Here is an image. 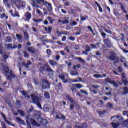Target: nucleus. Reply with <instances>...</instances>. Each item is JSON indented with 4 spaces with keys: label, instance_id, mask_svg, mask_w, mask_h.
Masks as SVG:
<instances>
[{
    "label": "nucleus",
    "instance_id": "1",
    "mask_svg": "<svg viewBox=\"0 0 128 128\" xmlns=\"http://www.w3.org/2000/svg\"><path fill=\"white\" fill-rule=\"evenodd\" d=\"M2 70L4 74L9 80H12V78H16V74L12 73V70H10L9 72L10 68L7 66H4Z\"/></svg>",
    "mask_w": 128,
    "mask_h": 128
},
{
    "label": "nucleus",
    "instance_id": "2",
    "mask_svg": "<svg viewBox=\"0 0 128 128\" xmlns=\"http://www.w3.org/2000/svg\"><path fill=\"white\" fill-rule=\"evenodd\" d=\"M116 118L114 121L112 122V126L114 128H118V126H120V124L122 122V116H114L111 118V120Z\"/></svg>",
    "mask_w": 128,
    "mask_h": 128
},
{
    "label": "nucleus",
    "instance_id": "3",
    "mask_svg": "<svg viewBox=\"0 0 128 128\" xmlns=\"http://www.w3.org/2000/svg\"><path fill=\"white\" fill-rule=\"evenodd\" d=\"M31 98L34 104H36L40 108H42V106L40 105V98L38 96H36L34 94H31Z\"/></svg>",
    "mask_w": 128,
    "mask_h": 128
},
{
    "label": "nucleus",
    "instance_id": "4",
    "mask_svg": "<svg viewBox=\"0 0 128 128\" xmlns=\"http://www.w3.org/2000/svg\"><path fill=\"white\" fill-rule=\"evenodd\" d=\"M108 58L110 60L114 62V64H118V58L116 56V54L114 52H111L110 56L108 57Z\"/></svg>",
    "mask_w": 128,
    "mask_h": 128
},
{
    "label": "nucleus",
    "instance_id": "5",
    "mask_svg": "<svg viewBox=\"0 0 128 128\" xmlns=\"http://www.w3.org/2000/svg\"><path fill=\"white\" fill-rule=\"evenodd\" d=\"M50 83L47 80H43L42 81V88L44 90H46V88H50Z\"/></svg>",
    "mask_w": 128,
    "mask_h": 128
},
{
    "label": "nucleus",
    "instance_id": "6",
    "mask_svg": "<svg viewBox=\"0 0 128 128\" xmlns=\"http://www.w3.org/2000/svg\"><path fill=\"white\" fill-rule=\"evenodd\" d=\"M105 80L106 82H108L109 84H112L114 88H118V84L116 81L112 80L110 79V78H106Z\"/></svg>",
    "mask_w": 128,
    "mask_h": 128
},
{
    "label": "nucleus",
    "instance_id": "7",
    "mask_svg": "<svg viewBox=\"0 0 128 128\" xmlns=\"http://www.w3.org/2000/svg\"><path fill=\"white\" fill-rule=\"evenodd\" d=\"M44 6H46L49 12H52V4L49 3L48 2L46 1L44 3Z\"/></svg>",
    "mask_w": 128,
    "mask_h": 128
},
{
    "label": "nucleus",
    "instance_id": "8",
    "mask_svg": "<svg viewBox=\"0 0 128 128\" xmlns=\"http://www.w3.org/2000/svg\"><path fill=\"white\" fill-rule=\"evenodd\" d=\"M19 2H20L19 5L18 4L16 3V4H15V6H16L18 10H20V8H26V2L22 0Z\"/></svg>",
    "mask_w": 128,
    "mask_h": 128
},
{
    "label": "nucleus",
    "instance_id": "9",
    "mask_svg": "<svg viewBox=\"0 0 128 128\" xmlns=\"http://www.w3.org/2000/svg\"><path fill=\"white\" fill-rule=\"evenodd\" d=\"M38 122L40 124H42L43 126H46L48 124V120L42 118H38Z\"/></svg>",
    "mask_w": 128,
    "mask_h": 128
},
{
    "label": "nucleus",
    "instance_id": "10",
    "mask_svg": "<svg viewBox=\"0 0 128 128\" xmlns=\"http://www.w3.org/2000/svg\"><path fill=\"white\" fill-rule=\"evenodd\" d=\"M24 16L25 18L26 22H28L30 18H32V14L30 13V12H27L25 13Z\"/></svg>",
    "mask_w": 128,
    "mask_h": 128
},
{
    "label": "nucleus",
    "instance_id": "11",
    "mask_svg": "<svg viewBox=\"0 0 128 128\" xmlns=\"http://www.w3.org/2000/svg\"><path fill=\"white\" fill-rule=\"evenodd\" d=\"M60 78V80H62V82L64 84H66V82H68V80H70V78L65 79L64 78V75L62 74H60L58 76Z\"/></svg>",
    "mask_w": 128,
    "mask_h": 128
},
{
    "label": "nucleus",
    "instance_id": "12",
    "mask_svg": "<svg viewBox=\"0 0 128 128\" xmlns=\"http://www.w3.org/2000/svg\"><path fill=\"white\" fill-rule=\"evenodd\" d=\"M31 4L34 6V8H40L38 3L36 0H31Z\"/></svg>",
    "mask_w": 128,
    "mask_h": 128
},
{
    "label": "nucleus",
    "instance_id": "13",
    "mask_svg": "<svg viewBox=\"0 0 128 128\" xmlns=\"http://www.w3.org/2000/svg\"><path fill=\"white\" fill-rule=\"evenodd\" d=\"M26 50H28V52H31V54H35L36 52V50H34V48L32 46L27 47Z\"/></svg>",
    "mask_w": 128,
    "mask_h": 128
},
{
    "label": "nucleus",
    "instance_id": "14",
    "mask_svg": "<svg viewBox=\"0 0 128 128\" xmlns=\"http://www.w3.org/2000/svg\"><path fill=\"white\" fill-rule=\"evenodd\" d=\"M48 68H50V66L48 64H44L42 67H40V72H44V70H46H46L48 71Z\"/></svg>",
    "mask_w": 128,
    "mask_h": 128
},
{
    "label": "nucleus",
    "instance_id": "15",
    "mask_svg": "<svg viewBox=\"0 0 128 128\" xmlns=\"http://www.w3.org/2000/svg\"><path fill=\"white\" fill-rule=\"evenodd\" d=\"M50 109V104H44V112H48Z\"/></svg>",
    "mask_w": 128,
    "mask_h": 128
},
{
    "label": "nucleus",
    "instance_id": "16",
    "mask_svg": "<svg viewBox=\"0 0 128 128\" xmlns=\"http://www.w3.org/2000/svg\"><path fill=\"white\" fill-rule=\"evenodd\" d=\"M47 72H49L48 74L50 76H54V70H52L50 67L48 68Z\"/></svg>",
    "mask_w": 128,
    "mask_h": 128
},
{
    "label": "nucleus",
    "instance_id": "17",
    "mask_svg": "<svg viewBox=\"0 0 128 128\" xmlns=\"http://www.w3.org/2000/svg\"><path fill=\"white\" fill-rule=\"evenodd\" d=\"M16 38H18V42H22V36L20 34H16Z\"/></svg>",
    "mask_w": 128,
    "mask_h": 128
},
{
    "label": "nucleus",
    "instance_id": "18",
    "mask_svg": "<svg viewBox=\"0 0 128 128\" xmlns=\"http://www.w3.org/2000/svg\"><path fill=\"white\" fill-rule=\"evenodd\" d=\"M48 62L52 66H58V64L52 60H49Z\"/></svg>",
    "mask_w": 128,
    "mask_h": 128
},
{
    "label": "nucleus",
    "instance_id": "19",
    "mask_svg": "<svg viewBox=\"0 0 128 128\" xmlns=\"http://www.w3.org/2000/svg\"><path fill=\"white\" fill-rule=\"evenodd\" d=\"M4 4L6 6H7L8 8H10V4H8V0H3Z\"/></svg>",
    "mask_w": 128,
    "mask_h": 128
},
{
    "label": "nucleus",
    "instance_id": "20",
    "mask_svg": "<svg viewBox=\"0 0 128 128\" xmlns=\"http://www.w3.org/2000/svg\"><path fill=\"white\" fill-rule=\"evenodd\" d=\"M66 98H67L68 100L70 102H72V104H74V99L72 98V97L68 95L66 96Z\"/></svg>",
    "mask_w": 128,
    "mask_h": 128
},
{
    "label": "nucleus",
    "instance_id": "21",
    "mask_svg": "<svg viewBox=\"0 0 128 128\" xmlns=\"http://www.w3.org/2000/svg\"><path fill=\"white\" fill-rule=\"evenodd\" d=\"M70 22V21H68V17H64V20H62V24H68Z\"/></svg>",
    "mask_w": 128,
    "mask_h": 128
},
{
    "label": "nucleus",
    "instance_id": "22",
    "mask_svg": "<svg viewBox=\"0 0 128 128\" xmlns=\"http://www.w3.org/2000/svg\"><path fill=\"white\" fill-rule=\"evenodd\" d=\"M0 18L2 19V18H6V20H8V16H6V14L3 13L0 14Z\"/></svg>",
    "mask_w": 128,
    "mask_h": 128
},
{
    "label": "nucleus",
    "instance_id": "23",
    "mask_svg": "<svg viewBox=\"0 0 128 128\" xmlns=\"http://www.w3.org/2000/svg\"><path fill=\"white\" fill-rule=\"evenodd\" d=\"M52 27H48V28L46 27H45V30L48 32V34H51L52 32Z\"/></svg>",
    "mask_w": 128,
    "mask_h": 128
},
{
    "label": "nucleus",
    "instance_id": "24",
    "mask_svg": "<svg viewBox=\"0 0 128 128\" xmlns=\"http://www.w3.org/2000/svg\"><path fill=\"white\" fill-rule=\"evenodd\" d=\"M72 86H76L77 88H82V86L80 84H73Z\"/></svg>",
    "mask_w": 128,
    "mask_h": 128
},
{
    "label": "nucleus",
    "instance_id": "25",
    "mask_svg": "<svg viewBox=\"0 0 128 128\" xmlns=\"http://www.w3.org/2000/svg\"><path fill=\"white\" fill-rule=\"evenodd\" d=\"M16 119L18 122H20V124H24V120H22L20 118L17 117Z\"/></svg>",
    "mask_w": 128,
    "mask_h": 128
},
{
    "label": "nucleus",
    "instance_id": "26",
    "mask_svg": "<svg viewBox=\"0 0 128 128\" xmlns=\"http://www.w3.org/2000/svg\"><path fill=\"white\" fill-rule=\"evenodd\" d=\"M23 54H24V58H30V54L26 51H24Z\"/></svg>",
    "mask_w": 128,
    "mask_h": 128
},
{
    "label": "nucleus",
    "instance_id": "27",
    "mask_svg": "<svg viewBox=\"0 0 128 128\" xmlns=\"http://www.w3.org/2000/svg\"><path fill=\"white\" fill-rule=\"evenodd\" d=\"M44 96L46 98H50V93L48 92H46L44 93Z\"/></svg>",
    "mask_w": 128,
    "mask_h": 128
},
{
    "label": "nucleus",
    "instance_id": "28",
    "mask_svg": "<svg viewBox=\"0 0 128 128\" xmlns=\"http://www.w3.org/2000/svg\"><path fill=\"white\" fill-rule=\"evenodd\" d=\"M124 92L122 93V94H128V87H124L123 88Z\"/></svg>",
    "mask_w": 128,
    "mask_h": 128
},
{
    "label": "nucleus",
    "instance_id": "29",
    "mask_svg": "<svg viewBox=\"0 0 128 128\" xmlns=\"http://www.w3.org/2000/svg\"><path fill=\"white\" fill-rule=\"evenodd\" d=\"M95 4L98 6V8H99L100 12H102V8L100 6V4L96 2H95Z\"/></svg>",
    "mask_w": 128,
    "mask_h": 128
},
{
    "label": "nucleus",
    "instance_id": "30",
    "mask_svg": "<svg viewBox=\"0 0 128 128\" xmlns=\"http://www.w3.org/2000/svg\"><path fill=\"white\" fill-rule=\"evenodd\" d=\"M104 43L106 44H110V39H104Z\"/></svg>",
    "mask_w": 128,
    "mask_h": 128
},
{
    "label": "nucleus",
    "instance_id": "31",
    "mask_svg": "<svg viewBox=\"0 0 128 128\" xmlns=\"http://www.w3.org/2000/svg\"><path fill=\"white\" fill-rule=\"evenodd\" d=\"M93 76L94 78H102V76L100 74H94L93 75Z\"/></svg>",
    "mask_w": 128,
    "mask_h": 128
},
{
    "label": "nucleus",
    "instance_id": "32",
    "mask_svg": "<svg viewBox=\"0 0 128 128\" xmlns=\"http://www.w3.org/2000/svg\"><path fill=\"white\" fill-rule=\"evenodd\" d=\"M24 38L26 40H28V32H24Z\"/></svg>",
    "mask_w": 128,
    "mask_h": 128
},
{
    "label": "nucleus",
    "instance_id": "33",
    "mask_svg": "<svg viewBox=\"0 0 128 128\" xmlns=\"http://www.w3.org/2000/svg\"><path fill=\"white\" fill-rule=\"evenodd\" d=\"M70 74L71 76H78V72H74V70H72L70 72Z\"/></svg>",
    "mask_w": 128,
    "mask_h": 128
},
{
    "label": "nucleus",
    "instance_id": "34",
    "mask_svg": "<svg viewBox=\"0 0 128 128\" xmlns=\"http://www.w3.org/2000/svg\"><path fill=\"white\" fill-rule=\"evenodd\" d=\"M32 126H40V124H38L35 120H32L31 122Z\"/></svg>",
    "mask_w": 128,
    "mask_h": 128
},
{
    "label": "nucleus",
    "instance_id": "35",
    "mask_svg": "<svg viewBox=\"0 0 128 128\" xmlns=\"http://www.w3.org/2000/svg\"><path fill=\"white\" fill-rule=\"evenodd\" d=\"M12 16H13V18H16V16L20 18V14H18V12L17 11H15L14 14H12Z\"/></svg>",
    "mask_w": 128,
    "mask_h": 128
},
{
    "label": "nucleus",
    "instance_id": "36",
    "mask_svg": "<svg viewBox=\"0 0 128 128\" xmlns=\"http://www.w3.org/2000/svg\"><path fill=\"white\" fill-rule=\"evenodd\" d=\"M78 79H75L74 80H72V82H82V78L78 77Z\"/></svg>",
    "mask_w": 128,
    "mask_h": 128
},
{
    "label": "nucleus",
    "instance_id": "37",
    "mask_svg": "<svg viewBox=\"0 0 128 128\" xmlns=\"http://www.w3.org/2000/svg\"><path fill=\"white\" fill-rule=\"evenodd\" d=\"M21 92L22 94H23V96H26V98H30V96H28V93H26V92L22 91Z\"/></svg>",
    "mask_w": 128,
    "mask_h": 128
},
{
    "label": "nucleus",
    "instance_id": "38",
    "mask_svg": "<svg viewBox=\"0 0 128 128\" xmlns=\"http://www.w3.org/2000/svg\"><path fill=\"white\" fill-rule=\"evenodd\" d=\"M18 112L22 116H24V112L22 110H18Z\"/></svg>",
    "mask_w": 128,
    "mask_h": 128
},
{
    "label": "nucleus",
    "instance_id": "39",
    "mask_svg": "<svg viewBox=\"0 0 128 128\" xmlns=\"http://www.w3.org/2000/svg\"><path fill=\"white\" fill-rule=\"evenodd\" d=\"M6 46L10 50V48H13L12 44H6Z\"/></svg>",
    "mask_w": 128,
    "mask_h": 128
},
{
    "label": "nucleus",
    "instance_id": "40",
    "mask_svg": "<svg viewBox=\"0 0 128 128\" xmlns=\"http://www.w3.org/2000/svg\"><path fill=\"white\" fill-rule=\"evenodd\" d=\"M80 18L81 20H82V22H84V21L86 20V18H88V16H80Z\"/></svg>",
    "mask_w": 128,
    "mask_h": 128
},
{
    "label": "nucleus",
    "instance_id": "41",
    "mask_svg": "<svg viewBox=\"0 0 128 128\" xmlns=\"http://www.w3.org/2000/svg\"><path fill=\"white\" fill-rule=\"evenodd\" d=\"M76 60H79V62H84V60H82V58L81 57H78L76 58Z\"/></svg>",
    "mask_w": 128,
    "mask_h": 128
},
{
    "label": "nucleus",
    "instance_id": "42",
    "mask_svg": "<svg viewBox=\"0 0 128 128\" xmlns=\"http://www.w3.org/2000/svg\"><path fill=\"white\" fill-rule=\"evenodd\" d=\"M47 18L48 20H49V22H50V24H52V22H54V20H52V17L48 16L47 17Z\"/></svg>",
    "mask_w": 128,
    "mask_h": 128
},
{
    "label": "nucleus",
    "instance_id": "43",
    "mask_svg": "<svg viewBox=\"0 0 128 128\" xmlns=\"http://www.w3.org/2000/svg\"><path fill=\"white\" fill-rule=\"evenodd\" d=\"M85 49L86 52H90V48L88 46V44L86 45Z\"/></svg>",
    "mask_w": 128,
    "mask_h": 128
},
{
    "label": "nucleus",
    "instance_id": "44",
    "mask_svg": "<svg viewBox=\"0 0 128 128\" xmlns=\"http://www.w3.org/2000/svg\"><path fill=\"white\" fill-rule=\"evenodd\" d=\"M36 14H38L39 16H42V12L40 10L38 9H36Z\"/></svg>",
    "mask_w": 128,
    "mask_h": 128
},
{
    "label": "nucleus",
    "instance_id": "45",
    "mask_svg": "<svg viewBox=\"0 0 128 128\" xmlns=\"http://www.w3.org/2000/svg\"><path fill=\"white\" fill-rule=\"evenodd\" d=\"M46 52L48 56H50V54H52V50L50 49L46 50Z\"/></svg>",
    "mask_w": 128,
    "mask_h": 128
},
{
    "label": "nucleus",
    "instance_id": "46",
    "mask_svg": "<svg viewBox=\"0 0 128 128\" xmlns=\"http://www.w3.org/2000/svg\"><path fill=\"white\" fill-rule=\"evenodd\" d=\"M97 112L98 114H100V116H102V114H104V112L100 111V110L97 111Z\"/></svg>",
    "mask_w": 128,
    "mask_h": 128
},
{
    "label": "nucleus",
    "instance_id": "47",
    "mask_svg": "<svg viewBox=\"0 0 128 128\" xmlns=\"http://www.w3.org/2000/svg\"><path fill=\"white\" fill-rule=\"evenodd\" d=\"M77 24H78L76 23V22L74 21H72V22H70V26H76Z\"/></svg>",
    "mask_w": 128,
    "mask_h": 128
},
{
    "label": "nucleus",
    "instance_id": "48",
    "mask_svg": "<svg viewBox=\"0 0 128 128\" xmlns=\"http://www.w3.org/2000/svg\"><path fill=\"white\" fill-rule=\"evenodd\" d=\"M80 92H81V94H86V96H88V92H86V91L84 90H80Z\"/></svg>",
    "mask_w": 128,
    "mask_h": 128
},
{
    "label": "nucleus",
    "instance_id": "49",
    "mask_svg": "<svg viewBox=\"0 0 128 128\" xmlns=\"http://www.w3.org/2000/svg\"><path fill=\"white\" fill-rule=\"evenodd\" d=\"M120 8L121 10H123L124 12H126V9H124V5L122 4H121Z\"/></svg>",
    "mask_w": 128,
    "mask_h": 128
},
{
    "label": "nucleus",
    "instance_id": "50",
    "mask_svg": "<svg viewBox=\"0 0 128 128\" xmlns=\"http://www.w3.org/2000/svg\"><path fill=\"white\" fill-rule=\"evenodd\" d=\"M36 0L38 4H40L41 2H42V4H44V3L46 2H44V0Z\"/></svg>",
    "mask_w": 128,
    "mask_h": 128
},
{
    "label": "nucleus",
    "instance_id": "51",
    "mask_svg": "<svg viewBox=\"0 0 128 128\" xmlns=\"http://www.w3.org/2000/svg\"><path fill=\"white\" fill-rule=\"evenodd\" d=\"M70 90H72V94H76V90L74 87H71L70 88Z\"/></svg>",
    "mask_w": 128,
    "mask_h": 128
},
{
    "label": "nucleus",
    "instance_id": "52",
    "mask_svg": "<svg viewBox=\"0 0 128 128\" xmlns=\"http://www.w3.org/2000/svg\"><path fill=\"white\" fill-rule=\"evenodd\" d=\"M90 46L92 48H96V44H90Z\"/></svg>",
    "mask_w": 128,
    "mask_h": 128
},
{
    "label": "nucleus",
    "instance_id": "53",
    "mask_svg": "<svg viewBox=\"0 0 128 128\" xmlns=\"http://www.w3.org/2000/svg\"><path fill=\"white\" fill-rule=\"evenodd\" d=\"M104 30H105L106 32H107V34H112V31H110V30H108V29H105Z\"/></svg>",
    "mask_w": 128,
    "mask_h": 128
},
{
    "label": "nucleus",
    "instance_id": "54",
    "mask_svg": "<svg viewBox=\"0 0 128 128\" xmlns=\"http://www.w3.org/2000/svg\"><path fill=\"white\" fill-rule=\"evenodd\" d=\"M22 64L23 66H26V68H28V66L29 65L28 64V63H26L24 62H23Z\"/></svg>",
    "mask_w": 128,
    "mask_h": 128
},
{
    "label": "nucleus",
    "instance_id": "55",
    "mask_svg": "<svg viewBox=\"0 0 128 128\" xmlns=\"http://www.w3.org/2000/svg\"><path fill=\"white\" fill-rule=\"evenodd\" d=\"M123 124H124V126H128V119L125 120Z\"/></svg>",
    "mask_w": 128,
    "mask_h": 128
},
{
    "label": "nucleus",
    "instance_id": "56",
    "mask_svg": "<svg viewBox=\"0 0 128 128\" xmlns=\"http://www.w3.org/2000/svg\"><path fill=\"white\" fill-rule=\"evenodd\" d=\"M1 126L2 128H6V124H4V122H1Z\"/></svg>",
    "mask_w": 128,
    "mask_h": 128
},
{
    "label": "nucleus",
    "instance_id": "57",
    "mask_svg": "<svg viewBox=\"0 0 128 128\" xmlns=\"http://www.w3.org/2000/svg\"><path fill=\"white\" fill-rule=\"evenodd\" d=\"M123 84L124 86H126L128 84V81L126 80H123Z\"/></svg>",
    "mask_w": 128,
    "mask_h": 128
},
{
    "label": "nucleus",
    "instance_id": "58",
    "mask_svg": "<svg viewBox=\"0 0 128 128\" xmlns=\"http://www.w3.org/2000/svg\"><path fill=\"white\" fill-rule=\"evenodd\" d=\"M88 51L86 50H83L82 52V54H86V56H88Z\"/></svg>",
    "mask_w": 128,
    "mask_h": 128
},
{
    "label": "nucleus",
    "instance_id": "59",
    "mask_svg": "<svg viewBox=\"0 0 128 128\" xmlns=\"http://www.w3.org/2000/svg\"><path fill=\"white\" fill-rule=\"evenodd\" d=\"M34 22H42V19L34 20Z\"/></svg>",
    "mask_w": 128,
    "mask_h": 128
},
{
    "label": "nucleus",
    "instance_id": "60",
    "mask_svg": "<svg viewBox=\"0 0 128 128\" xmlns=\"http://www.w3.org/2000/svg\"><path fill=\"white\" fill-rule=\"evenodd\" d=\"M88 127V125L86 124H83L81 126V128H86Z\"/></svg>",
    "mask_w": 128,
    "mask_h": 128
},
{
    "label": "nucleus",
    "instance_id": "61",
    "mask_svg": "<svg viewBox=\"0 0 128 128\" xmlns=\"http://www.w3.org/2000/svg\"><path fill=\"white\" fill-rule=\"evenodd\" d=\"M74 105L70 104V110H74Z\"/></svg>",
    "mask_w": 128,
    "mask_h": 128
},
{
    "label": "nucleus",
    "instance_id": "62",
    "mask_svg": "<svg viewBox=\"0 0 128 128\" xmlns=\"http://www.w3.org/2000/svg\"><path fill=\"white\" fill-rule=\"evenodd\" d=\"M7 40L8 42H12V38L10 36H8Z\"/></svg>",
    "mask_w": 128,
    "mask_h": 128
},
{
    "label": "nucleus",
    "instance_id": "63",
    "mask_svg": "<svg viewBox=\"0 0 128 128\" xmlns=\"http://www.w3.org/2000/svg\"><path fill=\"white\" fill-rule=\"evenodd\" d=\"M107 106H108V108H112V106H112V103L108 102V103L107 104Z\"/></svg>",
    "mask_w": 128,
    "mask_h": 128
},
{
    "label": "nucleus",
    "instance_id": "64",
    "mask_svg": "<svg viewBox=\"0 0 128 128\" xmlns=\"http://www.w3.org/2000/svg\"><path fill=\"white\" fill-rule=\"evenodd\" d=\"M118 70L120 72H122V66H119L118 67Z\"/></svg>",
    "mask_w": 128,
    "mask_h": 128
}]
</instances>
